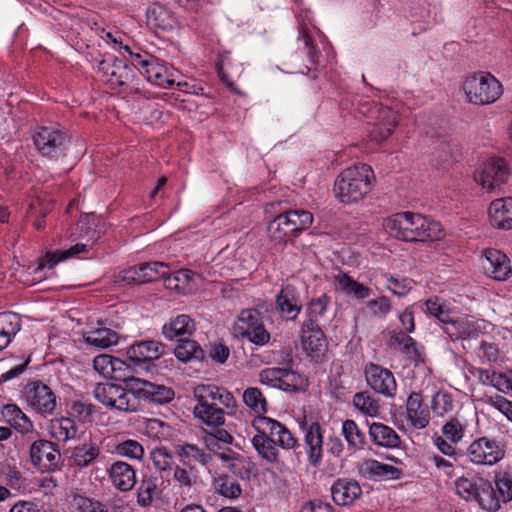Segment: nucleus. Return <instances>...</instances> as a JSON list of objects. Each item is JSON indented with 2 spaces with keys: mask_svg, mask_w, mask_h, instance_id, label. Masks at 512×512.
Wrapping results in <instances>:
<instances>
[{
  "mask_svg": "<svg viewBox=\"0 0 512 512\" xmlns=\"http://www.w3.org/2000/svg\"><path fill=\"white\" fill-rule=\"evenodd\" d=\"M257 434L252 445L258 455L277 466H295L299 456L287 458L285 454L297 446V439L280 422L269 417H257L253 422Z\"/></svg>",
  "mask_w": 512,
  "mask_h": 512,
  "instance_id": "nucleus-1",
  "label": "nucleus"
},
{
  "mask_svg": "<svg viewBox=\"0 0 512 512\" xmlns=\"http://www.w3.org/2000/svg\"><path fill=\"white\" fill-rule=\"evenodd\" d=\"M385 228L391 236L409 242L435 241L442 233L439 222L409 211L389 217L385 221Z\"/></svg>",
  "mask_w": 512,
  "mask_h": 512,
  "instance_id": "nucleus-2",
  "label": "nucleus"
},
{
  "mask_svg": "<svg viewBox=\"0 0 512 512\" xmlns=\"http://www.w3.org/2000/svg\"><path fill=\"white\" fill-rule=\"evenodd\" d=\"M374 173L367 164L345 169L334 182V194L344 204L356 203L371 190Z\"/></svg>",
  "mask_w": 512,
  "mask_h": 512,
  "instance_id": "nucleus-3",
  "label": "nucleus"
},
{
  "mask_svg": "<svg viewBox=\"0 0 512 512\" xmlns=\"http://www.w3.org/2000/svg\"><path fill=\"white\" fill-rule=\"evenodd\" d=\"M313 222V215L304 209L286 210L275 216L267 226L268 236L275 244L297 237Z\"/></svg>",
  "mask_w": 512,
  "mask_h": 512,
  "instance_id": "nucleus-4",
  "label": "nucleus"
},
{
  "mask_svg": "<svg viewBox=\"0 0 512 512\" xmlns=\"http://www.w3.org/2000/svg\"><path fill=\"white\" fill-rule=\"evenodd\" d=\"M463 90L469 102L476 105L494 103L502 94L501 83L490 73H475L466 78Z\"/></svg>",
  "mask_w": 512,
  "mask_h": 512,
  "instance_id": "nucleus-5",
  "label": "nucleus"
},
{
  "mask_svg": "<svg viewBox=\"0 0 512 512\" xmlns=\"http://www.w3.org/2000/svg\"><path fill=\"white\" fill-rule=\"evenodd\" d=\"M233 329L237 337L245 338L257 346H264L270 340V333L264 327L261 313L256 308L241 310Z\"/></svg>",
  "mask_w": 512,
  "mask_h": 512,
  "instance_id": "nucleus-6",
  "label": "nucleus"
},
{
  "mask_svg": "<svg viewBox=\"0 0 512 512\" xmlns=\"http://www.w3.org/2000/svg\"><path fill=\"white\" fill-rule=\"evenodd\" d=\"M32 138L38 152L51 158L62 154L68 142L65 129L58 123H49L38 127Z\"/></svg>",
  "mask_w": 512,
  "mask_h": 512,
  "instance_id": "nucleus-7",
  "label": "nucleus"
},
{
  "mask_svg": "<svg viewBox=\"0 0 512 512\" xmlns=\"http://www.w3.org/2000/svg\"><path fill=\"white\" fill-rule=\"evenodd\" d=\"M128 389L114 383H99L94 389V396L107 407L133 412L138 408V401L133 391L129 387Z\"/></svg>",
  "mask_w": 512,
  "mask_h": 512,
  "instance_id": "nucleus-8",
  "label": "nucleus"
},
{
  "mask_svg": "<svg viewBox=\"0 0 512 512\" xmlns=\"http://www.w3.org/2000/svg\"><path fill=\"white\" fill-rule=\"evenodd\" d=\"M78 228L80 229V237L86 238V242L77 243L67 250L47 253L41 258L39 265L35 269V273L40 272L44 268L52 269L58 262L70 257H74L81 253H86L89 251V249L92 248L94 243L99 238L98 232L94 228L86 226L83 222L78 225Z\"/></svg>",
  "mask_w": 512,
  "mask_h": 512,
  "instance_id": "nucleus-9",
  "label": "nucleus"
},
{
  "mask_svg": "<svg viewBox=\"0 0 512 512\" xmlns=\"http://www.w3.org/2000/svg\"><path fill=\"white\" fill-rule=\"evenodd\" d=\"M135 397L138 399H145L149 402L156 404L169 403L174 398V391L172 388L162 384L152 383L136 377L123 378Z\"/></svg>",
  "mask_w": 512,
  "mask_h": 512,
  "instance_id": "nucleus-10",
  "label": "nucleus"
},
{
  "mask_svg": "<svg viewBox=\"0 0 512 512\" xmlns=\"http://www.w3.org/2000/svg\"><path fill=\"white\" fill-rule=\"evenodd\" d=\"M510 175L507 163L502 158H491L475 173V181L491 192L507 182Z\"/></svg>",
  "mask_w": 512,
  "mask_h": 512,
  "instance_id": "nucleus-11",
  "label": "nucleus"
},
{
  "mask_svg": "<svg viewBox=\"0 0 512 512\" xmlns=\"http://www.w3.org/2000/svg\"><path fill=\"white\" fill-rule=\"evenodd\" d=\"M301 345L305 353L315 361H319L327 351V339L312 318H307L301 325Z\"/></svg>",
  "mask_w": 512,
  "mask_h": 512,
  "instance_id": "nucleus-12",
  "label": "nucleus"
},
{
  "mask_svg": "<svg viewBox=\"0 0 512 512\" xmlns=\"http://www.w3.org/2000/svg\"><path fill=\"white\" fill-rule=\"evenodd\" d=\"M466 454L469 460L477 465H494L504 456L497 441L487 437L474 440L467 448Z\"/></svg>",
  "mask_w": 512,
  "mask_h": 512,
  "instance_id": "nucleus-13",
  "label": "nucleus"
},
{
  "mask_svg": "<svg viewBox=\"0 0 512 512\" xmlns=\"http://www.w3.org/2000/svg\"><path fill=\"white\" fill-rule=\"evenodd\" d=\"M30 459L32 464L42 472H50L59 467L61 454L55 443L38 440L30 447Z\"/></svg>",
  "mask_w": 512,
  "mask_h": 512,
  "instance_id": "nucleus-14",
  "label": "nucleus"
},
{
  "mask_svg": "<svg viewBox=\"0 0 512 512\" xmlns=\"http://www.w3.org/2000/svg\"><path fill=\"white\" fill-rule=\"evenodd\" d=\"M364 372L367 384L372 390L388 398L395 396L397 384L390 370L374 363H368Z\"/></svg>",
  "mask_w": 512,
  "mask_h": 512,
  "instance_id": "nucleus-15",
  "label": "nucleus"
},
{
  "mask_svg": "<svg viewBox=\"0 0 512 512\" xmlns=\"http://www.w3.org/2000/svg\"><path fill=\"white\" fill-rule=\"evenodd\" d=\"M26 400L39 414H51L56 407V397L44 383L35 381L27 385Z\"/></svg>",
  "mask_w": 512,
  "mask_h": 512,
  "instance_id": "nucleus-16",
  "label": "nucleus"
},
{
  "mask_svg": "<svg viewBox=\"0 0 512 512\" xmlns=\"http://www.w3.org/2000/svg\"><path fill=\"white\" fill-rule=\"evenodd\" d=\"M358 471L363 478L371 481L397 480L403 475L400 468L375 459H364L359 464Z\"/></svg>",
  "mask_w": 512,
  "mask_h": 512,
  "instance_id": "nucleus-17",
  "label": "nucleus"
},
{
  "mask_svg": "<svg viewBox=\"0 0 512 512\" xmlns=\"http://www.w3.org/2000/svg\"><path fill=\"white\" fill-rule=\"evenodd\" d=\"M106 473L114 488L120 492L131 491L136 483V470L129 463L118 460L113 462L107 469Z\"/></svg>",
  "mask_w": 512,
  "mask_h": 512,
  "instance_id": "nucleus-18",
  "label": "nucleus"
},
{
  "mask_svg": "<svg viewBox=\"0 0 512 512\" xmlns=\"http://www.w3.org/2000/svg\"><path fill=\"white\" fill-rule=\"evenodd\" d=\"M376 121L369 132L373 141L380 143L389 138L398 125V114L389 107H378Z\"/></svg>",
  "mask_w": 512,
  "mask_h": 512,
  "instance_id": "nucleus-19",
  "label": "nucleus"
},
{
  "mask_svg": "<svg viewBox=\"0 0 512 512\" xmlns=\"http://www.w3.org/2000/svg\"><path fill=\"white\" fill-rule=\"evenodd\" d=\"M304 445L310 466L319 467L323 457V434L319 423L314 422L306 427Z\"/></svg>",
  "mask_w": 512,
  "mask_h": 512,
  "instance_id": "nucleus-20",
  "label": "nucleus"
},
{
  "mask_svg": "<svg viewBox=\"0 0 512 512\" xmlns=\"http://www.w3.org/2000/svg\"><path fill=\"white\" fill-rule=\"evenodd\" d=\"M483 269L487 276L497 281H505L512 271L509 258L496 249L485 251Z\"/></svg>",
  "mask_w": 512,
  "mask_h": 512,
  "instance_id": "nucleus-21",
  "label": "nucleus"
},
{
  "mask_svg": "<svg viewBox=\"0 0 512 512\" xmlns=\"http://www.w3.org/2000/svg\"><path fill=\"white\" fill-rule=\"evenodd\" d=\"M276 309L287 321H293L298 317L302 309V303L294 286L286 285L277 294Z\"/></svg>",
  "mask_w": 512,
  "mask_h": 512,
  "instance_id": "nucleus-22",
  "label": "nucleus"
},
{
  "mask_svg": "<svg viewBox=\"0 0 512 512\" xmlns=\"http://www.w3.org/2000/svg\"><path fill=\"white\" fill-rule=\"evenodd\" d=\"M165 352V345L155 340H142L132 344L127 351L134 364L149 362L160 358Z\"/></svg>",
  "mask_w": 512,
  "mask_h": 512,
  "instance_id": "nucleus-23",
  "label": "nucleus"
},
{
  "mask_svg": "<svg viewBox=\"0 0 512 512\" xmlns=\"http://www.w3.org/2000/svg\"><path fill=\"white\" fill-rule=\"evenodd\" d=\"M490 224L498 229H512V197L491 202L488 210Z\"/></svg>",
  "mask_w": 512,
  "mask_h": 512,
  "instance_id": "nucleus-24",
  "label": "nucleus"
},
{
  "mask_svg": "<svg viewBox=\"0 0 512 512\" xmlns=\"http://www.w3.org/2000/svg\"><path fill=\"white\" fill-rule=\"evenodd\" d=\"M406 413L408 421L415 429H423L428 426L430 414L423 403L421 393L412 392L406 401Z\"/></svg>",
  "mask_w": 512,
  "mask_h": 512,
  "instance_id": "nucleus-25",
  "label": "nucleus"
},
{
  "mask_svg": "<svg viewBox=\"0 0 512 512\" xmlns=\"http://www.w3.org/2000/svg\"><path fill=\"white\" fill-rule=\"evenodd\" d=\"M331 494L337 505H349L361 496L362 489L357 481L340 478L332 485Z\"/></svg>",
  "mask_w": 512,
  "mask_h": 512,
  "instance_id": "nucleus-26",
  "label": "nucleus"
},
{
  "mask_svg": "<svg viewBox=\"0 0 512 512\" xmlns=\"http://www.w3.org/2000/svg\"><path fill=\"white\" fill-rule=\"evenodd\" d=\"M147 23L163 31H171L180 26L175 14L160 4H153L147 10Z\"/></svg>",
  "mask_w": 512,
  "mask_h": 512,
  "instance_id": "nucleus-27",
  "label": "nucleus"
},
{
  "mask_svg": "<svg viewBox=\"0 0 512 512\" xmlns=\"http://www.w3.org/2000/svg\"><path fill=\"white\" fill-rule=\"evenodd\" d=\"M195 330L194 320L186 314H180L172 318L162 327V333L169 340H183L192 335Z\"/></svg>",
  "mask_w": 512,
  "mask_h": 512,
  "instance_id": "nucleus-28",
  "label": "nucleus"
},
{
  "mask_svg": "<svg viewBox=\"0 0 512 512\" xmlns=\"http://www.w3.org/2000/svg\"><path fill=\"white\" fill-rule=\"evenodd\" d=\"M175 452L179 461L184 465L193 469V463H199L203 466H208L212 461L211 454L207 453L204 449L199 448L195 444L183 443L175 446Z\"/></svg>",
  "mask_w": 512,
  "mask_h": 512,
  "instance_id": "nucleus-29",
  "label": "nucleus"
},
{
  "mask_svg": "<svg viewBox=\"0 0 512 512\" xmlns=\"http://www.w3.org/2000/svg\"><path fill=\"white\" fill-rule=\"evenodd\" d=\"M101 456V448L98 443L92 441H84L76 445L71 452V459L75 466L86 468L93 464Z\"/></svg>",
  "mask_w": 512,
  "mask_h": 512,
  "instance_id": "nucleus-30",
  "label": "nucleus"
},
{
  "mask_svg": "<svg viewBox=\"0 0 512 512\" xmlns=\"http://www.w3.org/2000/svg\"><path fill=\"white\" fill-rule=\"evenodd\" d=\"M369 436L374 444L385 448H396L401 443L396 431L383 423L370 424Z\"/></svg>",
  "mask_w": 512,
  "mask_h": 512,
  "instance_id": "nucleus-31",
  "label": "nucleus"
},
{
  "mask_svg": "<svg viewBox=\"0 0 512 512\" xmlns=\"http://www.w3.org/2000/svg\"><path fill=\"white\" fill-rule=\"evenodd\" d=\"M196 276L198 275L189 269H180L171 273L168 268L163 282L167 289L186 294L192 289L190 283L193 282Z\"/></svg>",
  "mask_w": 512,
  "mask_h": 512,
  "instance_id": "nucleus-32",
  "label": "nucleus"
},
{
  "mask_svg": "<svg viewBox=\"0 0 512 512\" xmlns=\"http://www.w3.org/2000/svg\"><path fill=\"white\" fill-rule=\"evenodd\" d=\"M442 330L452 341L474 337L477 334L473 322L468 319H455L452 315L442 326Z\"/></svg>",
  "mask_w": 512,
  "mask_h": 512,
  "instance_id": "nucleus-33",
  "label": "nucleus"
},
{
  "mask_svg": "<svg viewBox=\"0 0 512 512\" xmlns=\"http://www.w3.org/2000/svg\"><path fill=\"white\" fill-rule=\"evenodd\" d=\"M1 414L5 421L18 432L26 434L33 430L32 422L17 405H5Z\"/></svg>",
  "mask_w": 512,
  "mask_h": 512,
  "instance_id": "nucleus-34",
  "label": "nucleus"
},
{
  "mask_svg": "<svg viewBox=\"0 0 512 512\" xmlns=\"http://www.w3.org/2000/svg\"><path fill=\"white\" fill-rule=\"evenodd\" d=\"M391 346L398 345L403 354H405L415 364L423 363L425 356L422 349L417 347L416 341L405 332H398L391 337Z\"/></svg>",
  "mask_w": 512,
  "mask_h": 512,
  "instance_id": "nucleus-35",
  "label": "nucleus"
},
{
  "mask_svg": "<svg viewBox=\"0 0 512 512\" xmlns=\"http://www.w3.org/2000/svg\"><path fill=\"white\" fill-rule=\"evenodd\" d=\"M473 500H476L483 509L488 511L495 512L501 507L500 498L497 497L494 487L482 478L478 479V488Z\"/></svg>",
  "mask_w": 512,
  "mask_h": 512,
  "instance_id": "nucleus-36",
  "label": "nucleus"
},
{
  "mask_svg": "<svg viewBox=\"0 0 512 512\" xmlns=\"http://www.w3.org/2000/svg\"><path fill=\"white\" fill-rule=\"evenodd\" d=\"M158 490V477L153 474H143L137 489V504L146 508L152 505Z\"/></svg>",
  "mask_w": 512,
  "mask_h": 512,
  "instance_id": "nucleus-37",
  "label": "nucleus"
},
{
  "mask_svg": "<svg viewBox=\"0 0 512 512\" xmlns=\"http://www.w3.org/2000/svg\"><path fill=\"white\" fill-rule=\"evenodd\" d=\"M335 283L337 289L359 300L368 298L372 293L369 287L355 281L345 273L337 275L335 277Z\"/></svg>",
  "mask_w": 512,
  "mask_h": 512,
  "instance_id": "nucleus-38",
  "label": "nucleus"
},
{
  "mask_svg": "<svg viewBox=\"0 0 512 512\" xmlns=\"http://www.w3.org/2000/svg\"><path fill=\"white\" fill-rule=\"evenodd\" d=\"M84 341L93 347L105 349L118 343V335L109 328H97L83 335Z\"/></svg>",
  "mask_w": 512,
  "mask_h": 512,
  "instance_id": "nucleus-39",
  "label": "nucleus"
},
{
  "mask_svg": "<svg viewBox=\"0 0 512 512\" xmlns=\"http://www.w3.org/2000/svg\"><path fill=\"white\" fill-rule=\"evenodd\" d=\"M193 412L195 417L211 427H220L225 422L224 410L216 405H195Z\"/></svg>",
  "mask_w": 512,
  "mask_h": 512,
  "instance_id": "nucleus-40",
  "label": "nucleus"
},
{
  "mask_svg": "<svg viewBox=\"0 0 512 512\" xmlns=\"http://www.w3.org/2000/svg\"><path fill=\"white\" fill-rule=\"evenodd\" d=\"M341 431L349 449H351L353 452L363 449L366 443V436L354 420H345L342 424Z\"/></svg>",
  "mask_w": 512,
  "mask_h": 512,
  "instance_id": "nucleus-41",
  "label": "nucleus"
},
{
  "mask_svg": "<svg viewBox=\"0 0 512 512\" xmlns=\"http://www.w3.org/2000/svg\"><path fill=\"white\" fill-rule=\"evenodd\" d=\"M213 487L219 495L229 499H236L242 493L241 485L227 474L214 477Z\"/></svg>",
  "mask_w": 512,
  "mask_h": 512,
  "instance_id": "nucleus-42",
  "label": "nucleus"
},
{
  "mask_svg": "<svg viewBox=\"0 0 512 512\" xmlns=\"http://www.w3.org/2000/svg\"><path fill=\"white\" fill-rule=\"evenodd\" d=\"M244 403L258 416L266 417L267 401L259 388L249 387L243 392Z\"/></svg>",
  "mask_w": 512,
  "mask_h": 512,
  "instance_id": "nucleus-43",
  "label": "nucleus"
},
{
  "mask_svg": "<svg viewBox=\"0 0 512 512\" xmlns=\"http://www.w3.org/2000/svg\"><path fill=\"white\" fill-rule=\"evenodd\" d=\"M180 343L174 349L176 358L182 362H188L190 360H201L204 356L202 348L192 340L188 338L178 340Z\"/></svg>",
  "mask_w": 512,
  "mask_h": 512,
  "instance_id": "nucleus-44",
  "label": "nucleus"
},
{
  "mask_svg": "<svg viewBox=\"0 0 512 512\" xmlns=\"http://www.w3.org/2000/svg\"><path fill=\"white\" fill-rule=\"evenodd\" d=\"M134 78L133 69L121 60H114L113 71L110 72L108 82L111 86H124L132 82Z\"/></svg>",
  "mask_w": 512,
  "mask_h": 512,
  "instance_id": "nucleus-45",
  "label": "nucleus"
},
{
  "mask_svg": "<svg viewBox=\"0 0 512 512\" xmlns=\"http://www.w3.org/2000/svg\"><path fill=\"white\" fill-rule=\"evenodd\" d=\"M430 407L435 416L444 417L454 409L452 395L443 390L436 392L432 397Z\"/></svg>",
  "mask_w": 512,
  "mask_h": 512,
  "instance_id": "nucleus-46",
  "label": "nucleus"
},
{
  "mask_svg": "<svg viewBox=\"0 0 512 512\" xmlns=\"http://www.w3.org/2000/svg\"><path fill=\"white\" fill-rule=\"evenodd\" d=\"M72 504L79 512H109L107 503L85 495H73Z\"/></svg>",
  "mask_w": 512,
  "mask_h": 512,
  "instance_id": "nucleus-47",
  "label": "nucleus"
},
{
  "mask_svg": "<svg viewBox=\"0 0 512 512\" xmlns=\"http://www.w3.org/2000/svg\"><path fill=\"white\" fill-rule=\"evenodd\" d=\"M117 455L133 460L141 461L144 457V447L134 439H127L119 442L114 448Z\"/></svg>",
  "mask_w": 512,
  "mask_h": 512,
  "instance_id": "nucleus-48",
  "label": "nucleus"
},
{
  "mask_svg": "<svg viewBox=\"0 0 512 512\" xmlns=\"http://www.w3.org/2000/svg\"><path fill=\"white\" fill-rule=\"evenodd\" d=\"M281 381H279V389L287 392H296L304 388L306 379L288 368H280Z\"/></svg>",
  "mask_w": 512,
  "mask_h": 512,
  "instance_id": "nucleus-49",
  "label": "nucleus"
},
{
  "mask_svg": "<svg viewBox=\"0 0 512 512\" xmlns=\"http://www.w3.org/2000/svg\"><path fill=\"white\" fill-rule=\"evenodd\" d=\"M354 406L363 414L374 417L379 413V403L368 392H358L353 397Z\"/></svg>",
  "mask_w": 512,
  "mask_h": 512,
  "instance_id": "nucleus-50",
  "label": "nucleus"
},
{
  "mask_svg": "<svg viewBox=\"0 0 512 512\" xmlns=\"http://www.w3.org/2000/svg\"><path fill=\"white\" fill-rule=\"evenodd\" d=\"M223 388L215 385H198L194 390V395L197 400L196 405H216L218 396L221 395Z\"/></svg>",
  "mask_w": 512,
  "mask_h": 512,
  "instance_id": "nucleus-51",
  "label": "nucleus"
},
{
  "mask_svg": "<svg viewBox=\"0 0 512 512\" xmlns=\"http://www.w3.org/2000/svg\"><path fill=\"white\" fill-rule=\"evenodd\" d=\"M180 72L168 64L161 63V70L156 71V77L152 84L162 88H172L179 78Z\"/></svg>",
  "mask_w": 512,
  "mask_h": 512,
  "instance_id": "nucleus-52",
  "label": "nucleus"
},
{
  "mask_svg": "<svg viewBox=\"0 0 512 512\" xmlns=\"http://www.w3.org/2000/svg\"><path fill=\"white\" fill-rule=\"evenodd\" d=\"M427 313L435 317L444 326L451 316V311L440 298L435 297L425 302Z\"/></svg>",
  "mask_w": 512,
  "mask_h": 512,
  "instance_id": "nucleus-53",
  "label": "nucleus"
},
{
  "mask_svg": "<svg viewBox=\"0 0 512 512\" xmlns=\"http://www.w3.org/2000/svg\"><path fill=\"white\" fill-rule=\"evenodd\" d=\"M121 365V360L107 354L98 355L93 360L94 369L104 376H109L111 372L120 369Z\"/></svg>",
  "mask_w": 512,
  "mask_h": 512,
  "instance_id": "nucleus-54",
  "label": "nucleus"
},
{
  "mask_svg": "<svg viewBox=\"0 0 512 512\" xmlns=\"http://www.w3.org/2000/svg\"><path fill=\"white\" fill-rule=\"evenodd\" d=\"M443 437L451 443H458L464 436L465 429L463 424L457 418H451L442 426Z\"/></svg>",
  "mask_w": 512,
  "mask_h": 512,
  "instance_id": "nucleus-55",
  "label": "nucleus"
},
{
  "mask_svg": "<svg viewBox=\"0 0 512 512\" xmlns=\"http://www.w3.org/2000/svg\"><path fill=\"white\" fill-rule=\"evenodd\" d=\"M154 467L159 471H170L173 465V457L165 447L155 448L150 455Z\"/></svg>",
  "mask_w": 512,
  "mask_h": 512,
  "instance_id": "nucleus-56",
  "label": "nucleus"
},
{
  "mask_svg": "<svg viewBox=\"0 0 512 512\" xmlns=\"http://www.w3.org/2000/svg\"><path fill=\"white\" fill-rule=\"evenodd\" d=\"M144 271L145 283L155 282L159 279H164L168 271V264L164 262H147L142 263Z\"/></svg>",
  "mask_w": 512,
  "mask_h": 512,
  "instance_id": "nucleus-57",
  "label": "nucleus"
},
{
  "mask_svg": "<svg viewBox=\"0 0 512 512\" xmlns=\"http://www.w3.org/2000/svg\"><path fill=\"white\" fill-rule=\"evenodd\" d=\"M366 308L372 317L383 318L391 311V302L386 296L378 297L377 299L369 300L366 303Z\"/></svg>",
  "mask_w": 512,
  "mask_h": 512,
  "instance_id": "nucleus-58",
  "label": "nucleus"
},
{
  "mask_svg": "<svg viewBox=\"0 0 512 512\" xmlns=\"http://www.w3.org/2000/svg\"><path fill=\"white\" fill-rule=\"evenodd\" d=\"M54 436L62 441H67L76 436V427L69 418H62L53 425Z\"/></svg>",
  "mask_w": 512,
  "mask_h": 512,
  "instance_id": "nucleus-59",
  "label": "nucleus"
},
{
  "mask_svg": "<svg viewBox=\"0 0 512 512\" xmlns=\"http://www.w3.org/2000/svg\"><path fill=\"white\" fill-rule=\"evenodd\" d=\"M455 488L459 496L465 500H473L477 492L478 480L474 481L473 479L462 476L456 480Z\"/></svg>",
  "mask_w": 512,
  "mask_h": 512,
  "instance_id": "nucleus-60",
  "label": "nucleus"
},
{
  "mask_svg": "<svg viewBox=\"0 0 512 512\" xmlns=\"http://www.w3.org/2000/svg\"><path fill=\"white\" fill-rule=\"evenodd\" d=\"M495 485L500 503L510 502L512 500V478L507 473H504L496 478Z\"/></svg>",
  "mask_w": 512,
  "mask_h": 512,
  "instance_id": "nucleus-61",
  "label": "nucleus"
},
{
  "mask_svg": "<svg viewBox=\"0 0 512 512\" xmlns=\"http://www.w3.org/2000/svg\"><path fill=\"white\" fill-rule=\"evenodd\" d=\"M21 328V321L17 314L12 312L0 313V329L15 336Z\"/></svg>",
  "mask_w": 512,
  "mask_h": 512,
  "instance_id": "nucleus-62",
  "label": "nucleus"
},
{
  "mask_svg": "<svg viewBox=\"0 0 512 512\" xmlns=\"http://www.w3.org/2000/svg\"><path fill=\"white\" fill-rule=\"evenodd\" d=\"M120 279H121V281L126 282L128 284H134V283L143 284V283H145L143 265L142 264L135 265V266L130 267L129 269L121 272Z\"/></svg>",
  "mask_w": 512,
  "mask_h": 512,
  "instance_id": "nucleus-63",
  "label": "nucleus"
},
{
  "mask_svg": "<svg viewBox=\"0 0 512 512\" xmlns=\"http://www.w3.org/2000/svg\"><path fill=\"white\" fill-rule=\"evenodd\" d=\"M279 381H281L280 368H266L259 373L261 384L279 388Z\"/></svg>",
  "mask_w": 512,
  "mask_h": 512,
  "instance_id": "nucleus-64",
  "label": "nucleus"
}]
</instances>
